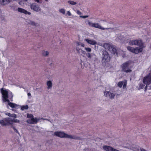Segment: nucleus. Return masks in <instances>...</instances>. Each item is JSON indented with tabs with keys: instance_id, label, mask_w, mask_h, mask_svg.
Returning a JSON list of instances; mask_svg holds the SVG:
<instances>
[{
	"instance_id": "f257e3e1",
	"label": "nucleus",
	"mask_w": 151,
	"mask_h": 151,
	"mask_svg": "<svg viewBox=\"0 0 151 151\" xmlns=\"http://www.w3.org/2000/svg\"><path fill=\"white\" fill-rule=\"evenodd\" d=\"M129 44L130 45H136L139 47H136L134 48L130 46H128L127 49L129 51L135 54H137L142 52L143 48L144 47V44L142 41L139 40H131L129 42Z\"/></svg>"
},
{
	"instance_id": "f03ea898",
	"label": "nucleus",
	"mask_w": 151,
	"mask_h": 151,
	"mask_svg": "<svg viewBox=\"0 0 151 151\" xmlns=\"http://www.w3.org/2000/svg\"><path fill=\"white\" fill-rule=\"evenodd\" d=\"M1 92L2 95V99L4 102H9V100L8 98H9L11 101H13V95L12 92L9 93L7 90L4 89L3 88H1Z\"/></svg>"
},
{
	"instance_id": "7ed1b4c3",
	"label": "nucleus",
	"mask_w": 151,
	"mask_h": 151,
	"mask_svg": "<svg viewBox=\"0 0 151 151\" xmlns=\"http://www.w3.org/2000/svg\"><path fill=\"white\" fill-rule=\"evenodd\" d=\"M101 21L105 22V24L107 25V27L104 28V30H106L109 32H114L117 29V28L115 27V24L112 22H108L106 21L101 20Z\"/></svg>"
},
{
	"instance_id": "20e7f679",
	"label": "nucleus",
	"mask_w": 151,
	"mask_h": 151,
	"mask_svg": "<svg viewBox=\"0 0 151 151\" xmlns=\"http://www.w3.org/2000/svg\"><path fill=\"white\" fill-rule=\"evenodd\" d=\"M54 134L55 135L61 138L65 137L76 139H79L80 138L79 137H76L74 136L69 135L62 132H56L54 133Z\"/></svg>"
},
{
	"instance_id": "39448f33",
	"label": "nucleus",
	"mask_w": 151,
	"mask_h": 151,
	"mask_svg": "<svg viewBox=\"0 0 151 151\" xmlns=\"http://www.w3.org/2000/svg\"><path fill=\"white\" fill-rule=\"evenodd\" d=\"M103 47L106 50H108L113 54H116L117 55L118 53L115 47L110 44L105 43L103 45Z\"/></svg>"
},
{
	"instance_id": "423d86ee",
	"label": "nucleus",
	"mask_w": 151,
	"mask_h": 151,
	"mask_svg": "<svg viewBox=\"0 0 151 151\" xmlns=\"http://www.w3.org/2000/svg\"><path fill=\"white\" fill-rule=\"evenodd\" d=\"M129 65L130 63L129 61L123 63L121 66L122 71L126 73L131 72L132 70L131 69Z\"/></svg>"
},
{
	"instance_id": "0eeeda50",
	"label": "nucleus",
	"mask_w": 151,
	"mask_h": 151,
	"mask_svg": "<svg viewBox=\"0 0 151 151\" xmlns=\"http://www.w3.org/2000/svg\"><path fill=\"white\" fill-rule=\"evenodd\" d=\"M76 45V50L77 51L78 53L81 54H85V52L83 51L81 48V47H84V44L81 42H77Z\"/></svg>"
},
{
	"instance_id": "6e6552de",
	"label": "nucleus",
	"mask_w": 151,
	"mask_h": 151,
	"mask_svg": "<svg viewBox=\"0 0 151 151\" xmlns=\"http://www.w3.org/2000/svg\"><path fill=\"white\" fill-rule=\"evenodd\" d=\"M102 57L103 63H105V64L109 62L110 59V57L108 52L105 50L103 52Z\"/></svg>"
},
{
	"instance_id": "1a4fd4ad",
	"label": "nucleus",
	"mask_w": 151,
	"mask_h": 151,
	"mask_svg": "<svg viewBox=\"0 0 151 151\" xmlns=\"http://www.w3.org/2000/svg\"><path fill=\"white\" fill-rule=\"evenodd\" d=\"M88 24L89 26L92 27H94L96 28H98L101 30H104V27L101 26L98 23H93L90 22L88 20Z\"/></svg>"
},
{
	"instance_id": "9d476101",
	"label": "nucleus",
	"mask_w": 151,
	"mask_h": 151,
	"mask_svg": "<svg viewBox=\"0 0 151 151\" xmlns=\"http://www.w3.org/2000/svg\"><path fill=\"white\" fill-rule=\"evenodd\" d=\"M10 118H6L0 120V124L2 126L9 125L11 124Z\"/></svg>"
},
{
	"instance_id": "9b49d317",
	"label": "nucleus",
	"mask_w": 151,
	"mask_h": 151,
	"mask_svg": "<svg viewBox=\"0 0 151 151\" xmlns=\"http://www.w3.org/2000/svg\"><path fill=\"white\" fill-rule=\"evenodd\" d=\"M30 8L31 9L35 12H39L40 10L41 9L38 5H37L35 3H33L31 4Z\"/></svg>"
},
{
	"instance_id": "f8f14e48",
	"label": "nucleus",
	"mask_w": 151,
	"mask_h": 151,
	"mask_svg": "<svg viewBox=\"0 0 151 151\" xmlns=\"http://www.w3.org/2000/svg\"><path fill=\"white\" fill-rule=\"evenodd\" d=\"M103 148L106 151H119V150L115 149L111 146L107 145L104 146Z\"/></svg>"
},
{
	"instance_id": "ddd939ff",
	"label": "nucleus",
	"mask_w": 151,
	"mask_h": 151,
	"mask_svg": "<svg viewBox=\"0 0 151 151\" xmlns=\"http://www.w3.org/2000/svg\"><path fill=\"white\" fill-rule=\"evenodd\" d=\"M39 119L37 118H34V117L30 119L27 121V122L30 124H36L38 122Z\"/></svg>"
},
{
	"instance_id": "4468645a",
	"label": "nucleus",
	"mask_w": 151,
	"mask_h": 151,
	"mask_svg": "<svg viewBox=\"0 0 151 151\" xmlns=\"http://www.w3.org/2000/svg\"><path fill=\"white\" fill-rule=\"evenodd\" d=\"M12 0H0V6H4L12 1Z\"/></svg>"
},
{
	"instance_id": "2eb2a0df",
	"label": "nucleus",
	"mask_w": 151,
	"mask_h": 151,
	"mask_svg": "<svg viewBox=\"0 0 151 151\" xmlns=\"http://www.w3.org/2000/svg\"><path fill=\"white\" fill-rule=\"evenodd\" d=\"M17 11L19 12L24 13L25 14L30 15L31 14L30 12H28L26 10L20 8H18L17 9Z\"/></svg>"
},
{
	"instance_id": "dca6fc26",
	"label": "nucleus",
	"mask_w": 151,
	"mask_h": 151,
	"mask_svg": "<svg viewBox=\"0 0 151 151\" xmlns=\"http://www.w3.org/2000/svg\"><path fill=\"white\" fill-rule=\"evenodd\" d=\"M104 95L105 96H109L111 99H113L115 95L113 93H111L109 91H105L104 93Z\"/></svg>"
},
{
	"instance_id": "f3484780",
	"label": "nucleus",
	"mask_w": 151,
	"mask_h": 151,
	"mask_svg": "<svg viewBox=\"0 0 151 151\" xmlns=\"http://www.w3.org/2000/svg\"><path fill=\"white\" fill-rule=\"evenodd\" d=\"M85 40L88 43L92 45H95L96 44V42L93 40H90L88 39H86Z\"/></svg>"
},
{
	"instance_id": "a211bd4d",
	"label": "nucleus",
	"mask_w": 151,
	"mask_h": 151,
	"mask_svg": "<svg viewBox=\"0 0 151 151\" xmlns=\"http://www.w3.org/2000/svg\"><path fill=\"white\" fill-rule=\"evenodd\" d=\"M7 102L8 103V105L10 107L12 108H16L18 106L15 104L10 102V101Z\"/></svg>"
},
{
	"instance_id": "6ab92c4d",
	"label": "nucleus",
	"mask_w": 151,
	"mask_h": 151,
	"mask_svg": "<svg viewBox=\"0 0 151 151\" xmlns=\"http://www.w3.org/2000/svg\"><path fill=\"white\" fill-rule=\"evenodd\" d=\"M10 120L11 121L10 122V123H11V125H12L13 123V122H17V123H19V120H18L17 119H12L11 118H10Z\"/></svg>"
},
{
	"instance_id": "aec40b11",
	"label": "nucleus",
	"mask_w": 151,
	"mask_h": 151,
	"mask_svg": "<svg viewBox=\"0 0 151 151\" xmlns=\"http://www.w3.org/2000/svg\"><path fill=\"white\" fill-rule=\"evenodd\" d=\"M28 23L33 26H37L38 25L37 23L32 21H29Z\"/></svg>"
},
{
	"instance_id": "412c9836",
	"label": "nucleus",
	"mask_w": 151,
	"mask_h": 151,
	"mask_svg": "<svg viewBox=\"0 0 151 151\" xmlns=\"http://www.w3.org/2000/svg\"><path fill=\"white\" fill-rule=\"evenodd\" d=\"M47 85L48 86V88H51L52 86V83L50 81H49L47 82Z\"/></svg>"
},
{
	"instance_id": "4be33fe9",
	"label": "nucleus",
	"mask_w": 151,
	"mask_h": 151,
	"mask_svg": "<svg viewBox=\"0 0 151 151\" xmlns=\"http://www.w3.org/2000/svg\"><path fill=\"white\" fill-rule=\"evenodd\" d=\"M29 108V106L28 105L23 106L21 107V109L22 110H24V109H27Z\"/></svg>"
},
{
	"instance_id": "5701e85b",
	"label": "nucleus",
	"mask_w": 151,
	"mask_h": 151,
	"mask_svg": "<svg viewBox=\"0 0 151 151\" xmlns=\"http://www.w3.org/2000/svg\"><path fill=\"white\" fill-rule=\"evenodd\" d=\"M123 82H124L123 81H121L119 82L117 84L118 86L120 87V88H121L123 84Z\"/></svg>"
},
{
	"instance_id": "b1692460",
	"label": "nucleus",
	"mask_w": 151,
	"mask_h": 151,
	"mask_svg": "<svg viewBox=\"0 0 151 151\" xmlns=\"http://www.w3.org/2000/svg\"><path fill=\"white\" fill-rule=\"evenodd\" d=\"M59 12L63 14H65V10L64 9H60L59 10Z\"/></svg>"
},
{
	"instance_id": "393cba45",
	"label": "nucleus",
	"mask_w": 151,
	"mask_h": 151,
	"mask_svg": "<svg viewBox=\"0 0 151 151\" xmlns=\"http://www.w3.org/2000/svg\"><path fill=\"white\" fill-rule=\"evenodd\" d=\"M68 3L72 5H75L76 4V2L71 1H68Z\"/></svg>"
},
{
	"instance_id": "a878e982",
	"label": "nucleus",
	"mask_w": 151,
	"mask_h": 151,
	"mask_svg": "<svg viewBox=\"0 0 151 151\" xmlns=\"http://www.w3.org/2000/svg\"><path fill=\"white\" fill-rule=\"evenodd\" d=\"M145 85H144L142 83H140L139 85V88L140 89H142Z\"/></svg>"
},
{
	"instance_id": "bb28decb",
	"label": "nucleus",
	"mask_w": 151,
	"mask_h": 151,
	"mask_svg": "<svg viewBox=\"0 0 151 151\" xmlns=\"http://www.w3.org/2000/svg\"><path fill=\"white\" fill-rule=\"evenodd\" d=\"M85 50H86V51L87 52H90L91 51V48H88V47H86L85 48Z\"/></svg>"
},
{
	"instance_id": "cd10ccee",
	"label": "nucleus",
	"mask_w": 151,
	"mask_h": 151,
	"mask_svg": "<svg viewBox=\"0 0 151 151\" xmlns=\"http://www.w3.org/2000/svg\"><path fill=\"white\" fill-rule=\"evenodd\" d=\"M12 127L14 131L17 133H18L19 134V132H18V131L17 129L15 128V127L12 126Z\"/></svg>"
},
{
	"instance_id": "c85d7f7f",
	"label": "nucleus",
	"mask_w": 151,
	"mask_h": 151,
	"mask_svg": "<svg viewBox=\"0 0 151 151\" xmlns=\"http://www.w3.org/2000/svg\"><path fill=\"white\" fill-rule=\"evenodd\" d=\"M49 54V52L47 51L44 52L43 53V55L44 56L47 55Z\"/></svg>"
},
{
	"instance_id": "c756f323",
	"label": "nucleus",
	"mask_w": 151,
	"mask_h": 151,
	"mask_svg": "<svg viewBox=\"0 0 151 151\" xmlns=\"http://www.w3.org/2000/svg\"><path fill=\"white\" fill-rule=\"evenodd\" d=\"M127 81H125L124 82H123V88H125L127 86Z\"/></svg>"
},
{
	"instance_id": "7c9ffc66",
	"label": "nucleus",
	"mask_w": 151,
	"mask_h": 151,
	"mask_svg": "<svg viewBox=\"0 0 151 151\" xmlns=\"http://www.w3.org/2000/svg\"><path fill=\"white\" fill-rule=\"evenodd\" d=\"M34 117L33 116L32 114H27V117L29 118H30L31 119L32 118Z\"/></svg>"
},
{
	"instance_id": "2f4dec72",
	"label": "nucleus",
	"mask_w": 151,
	"mask_h": 151,
	"mask_svg": "<svg viewBox=\"0 0 151 151\" xmlns=\"http://www.w3.org/2000/svg\"><path fill=\"white\" fill-rule=\"evenodd\" d=\"M147 35L151 37V30H148L147 31Z\"/></svg>"
},
{
	"instance_id": "473e14b6",
	"label": "nucleus",
	"mask_w": 151,
	"mask_h": 151,
	"mask_svg": "<svg viewBox=\"0 0 151 151\" xmlns=\"http://www.w3.org/2000/svg\"><path fill=\"white\" fill-rule=\"evenodd\" d=\"M11 117H14V118H16L17 117V115L16 114H12V116Z\"/></svg>"
},
{
	"instance_id": "72a5a7b5",
	"label": "nucleus",
	"mask_w": 151,
	"mask_h": 151,
	"mask_svg": "<svg viewBox=\"0 0 151 151\" xmlns=\"http://www.w3.org/2000/svg\"><path fill=\"white\" fill-rule=\"evenodd\" d=\"M80 17H81V18H83L85 19V18H86L88 17V16H87V15L84 16H80Z\"/></svg>"
},
{
	"instance_id": "f704fd0d",
	"label": "nucleus",
	"mask_w": 151,
	"mask_h": 151,
	"mask_svg": "<svg viewBox=\"0 0 151 151\" xmlns=\"http://www.w3.org/2000/svg\"><path fill=\"white\" fill-rule=\"evenodd\" d=\"M67 14L69 16H70L71 15V13L69 11H68L67 12Z\"/></svg>"
},
{
	"instance_id": "c9c22d12",
	"label": "nucleus",
	"mask_w": 151,
	"mask_h": 151,
	"mask_svg": "<svg viewBox=\"0 0 151 151\" xmlns=\"http://www.w3.org/2000/svg\"><path fill=\"white\" fill-rule=\"evenodd\" d=\"M146 85H147L146 86H145V91H147V85H147V84H146Z\"/></svg>"
},
{
	"instance_id": "e433bc0d",
	"label": "nucleus",
	"mask_w": 151,
	"mask_h": 151,
	"mask_svg": "<svg viewBox=\"0 0 151 151\" xmlns=\"http://www.w3.org/2000/svg\"><path fill=\"white\" fill-rule=\"evenodd\" d=\"M77 14L79 15H81V13L79 11H77Z\"/></svg>"
},
{
	"instance_id": "4c0bfd02",
	"label": "nucleus",
	"mask_w": 151,
	"mask_h": 151,
	"mask_svg": "<svg viewBox=\"0 0 151 151\" xmlns=\"http://www.w3.org/2000/svg\"><path fill=\"white\" fill-rule=\"evenodd\" d=\"M88 58H91V54H90V53H88Z\"/></svg>"
},
{
	"instance_id": "58836bf2",
	"label": "nucleus",
	"mask_w": 151,
	"mask_h": 151,
	"mask_svg": "<svg viewBox=\"0 0 151 151\" xmlns=\"http://www.w3.org/2000/svg\"><path fill=\"white\" fill-rule=\"evenodd\" d=\"M12 114H11V113H9L8 114V115L9 116H10V117H11L12 116Z\"/></svg>"
},
{
	"instance_id": "ea45409f",
	"label": "nucleus",
	"mask_w": 151,
	"mask_h": 151,
	"mask_svg": "<svg viewBox=\"0 0 151 151\" xmlns=\"http://www.w3.org/2000/svg\"><path fill=\"white\" fill-rule=\"evenodd\" d=\"M141 151H146L143 148H141L140 149Z\"/></svg>"
},
{
	"instance_id": "a19ab883",
	"label": "nucleus",
	"mask_w": 151,
	"mask_h": 151,
	"mask_svg": "<svg viewBox=\"0 0 151 151\" xmlns=\"http://www.w3.org/2000/svg\"><path fill=\"white\" fill-rule=\"evenodd\" d=\"M27 95L28 96H31V94L29 92L27 93Z\"/></svg>"
},
{
	"instance_id": "79ce46f5",
	"label": "nucleus",
	"mask_w": 151,
	"mask_h": 151,
	"mask_svg": "<svg viewBox=\"0 0 151 151\" xmlns=\"http://www.w3.org/2000/svg\"><path fill=\"white\" fill-rule=\"evenodd\" d=\"M35 1L37 2V3H39L40 1L39 0H35Z\"/></svg>"
},
{
	"instance_id": "37998d69",
	"label": "nucleus",
	"mask_w": 151,
	"mask_h": 151,
	"mask_svg": "<svg viewBox=\"0 0 151 151\" xmlns=\"http://www.w3.org/2000/svg\"><path fill=\"white\" fill-rule=\"evenodd\" d=\"M45 1H47V0H45Z\"/></svg>"
},
{
	"instance_id": "c03bdc74",
	"label": "nucleus",
	"mask_w": 151,
	"mask_h": 151,
	"mask_svg": "<svg viewBox=\"0 0 151 151\" xmlns=\"http://www.w3.org/2000/svg\"><path fill=\"white\" fill-rule=\"evenodd\" d=\"M19 4H21L20 3V2H19Z\"/></svg>"
},
{
	"instance_id": "a18cd8bd",
	"label": "nucleus",
	"mask_w": 151,
	"mask_h": 151,
	"mask_svg": "<svg viewBox=\"0 0 151 151\" xmlns=\"http://www.w3.org/2000/svg\"><path fill=\"white\" fill-rule=\"evenodd\" d=\"M150 48H151V45L150 46Z\"/></svg>"
}]
</instances>
